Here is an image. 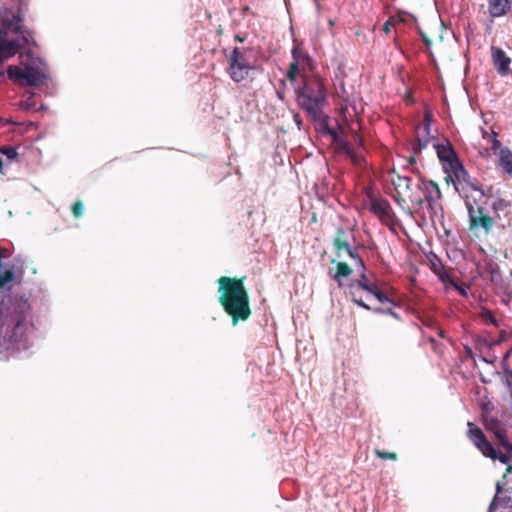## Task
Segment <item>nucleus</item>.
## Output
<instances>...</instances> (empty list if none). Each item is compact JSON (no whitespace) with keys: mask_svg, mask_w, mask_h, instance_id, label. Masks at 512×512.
<instances>
[{"mask_svg":"<svg viewBox=\"0 0 512 512\" xmlns=\"http://www.w3.org/2000/svg\"><path fill=\"white\" fill-rule=\"evenodd\" d=\"M360 270V278L357 280H352L347 284L348 294L351 297L353 303L357 306L365 309L371 310V307L363 301L362 291H366L369 293L372 289L377 285L375 282H371L366 275V266L364 268H358Z\"/></svg>","mask_w":512,"mask_h":512,"instance_id":"obj_6","label":"nucleus"},{"mask_svg":"<svg viewBox=\"0 0 512 512\" xmlns=\"http://www.w3.org/2000/svg\"><path fill=\"white\" fill-rule=\"evenodd\" d=\"M357 142H358V145H359V146H362V145H363V140H362V138L357 137Z\"/></svg>","mask_w":512,"mask_h":512,"instance_id":"obj_47","label":"nucleus"},{"mask_svg":"<svg viewBox=\"0 0 512 512\" xmlns=\"http://www.w3.org/2000/svg\"><path fill=\"white\" fill-rule=\"evenodd\" d=\"M370 311H373L375 314H386V315H390L396 319H399L398 314L392 308L385 309V308L376 307V308H371Z\"/></svg>","mask_w":512,"mask_h":512,"instance_id":"obj_34","label":"nucleus"},{"mask_svg":"<svg viewBox=\"0 0 512 512\" xmlns=\"http://www.w3.org/2000/svg\"><path fill=\"white\" fill-rule=\"evenodd\" d=\"M334 246L339 256L341 251H345L348 256L354 260L356 268H364V261L358 254L357 249L352 247L348 242L335 239Z\"/></svg>","mask_w":512,"mask_h":512,"instance_id":"obj_16","label":"nucleus"},{"mask_svg":"<svg viewBox=\"0 0 512 512\" xmlns=\"http://www.w3.org/2000/svg\"><path fill=\"white\" fill-rule=\"evenodd\" d=\"M390 26H391V23L389 21H387L384 25H383V31L388 34L390 32Z\"/></svg>","mask_w":512,"mask_h":512,"instance_id":"obj_42","label":"nucleus"},{"mask_svg":"<svg viewBox=\"0 0 512 512\" xmlns=\"http://www.w3.org/2000/svg\"><path fill=\"white\" fill-rule=\"evenodd\" d=\"M480 316L485 323L492 324L497 328L500 327V321L496 318V316L493 314L491 310L487 308H482Z\"/></svg>","mask_w":512,"mask_h":512,"instance_id":"obj_25","label":"nucleus"},{"mask_svg":"<svg viewBox=\"0 0 512 512\" xmlns=\"http://www.w3.org/2000/svg\"><path fill=\"white\" fill-rule=\"evenodd\" d=\"M445 285H450L452 286L456 291H458V293L461 295V296H464L466 297L468 295L467 293V288L466 287H463L461 285H459L454 279L453 277L451 276L450 277V281H446L444 283Z\"/></svg>","mask_w":512,"mask_h":512,"instance_id":"obj_33","label":"nucleus"},{"mask_svg":"<svg viewBox=\"0 0 512 512\" xmlns=\"http://www.w3.org/2000/svg\"><path fill=\"white\" fill-rule=\"evenodd\" d=\"M503 383L508 387L510 398L512 399V370L506 368L503 371Z\"/></svg>","mask_w":512,"mask_h":512,"instance_id":"obj_31","label":"nucleus"},{"mask_svg":"<svg viewBox=\"0 0 512 512\" xmlns=\"http://www.w3.org/2000/svg\"><path fill=\"white\" fill-rule=\"evenodd\" d=\"M430 262V270L438 277L441 283H445L446 281H450V273L446 270L440 258L436 255H433L432 258L429 259Z\"/></svg>","mask_w":512,"mask_h":512,"instance_id":"obj_19","label":"nucleus"},{"mask_svg":"<svg viewBox=\"0 0 512 512\" xmlns=\"http://www.w3.org/2000/svg\"><path fill=\"white\" fill-rule=\"evenodd\" d=\"M494 134V139L492 140V149L494 151L500 149L501 147V142L497 139V133L496 132H493Z\"/></svg>","mask_w":512,"mask_h":512,"instance_id":"obj_40","label":"nucleus"},{"mask_svg":"<svg viewBox=\"0 0 512 512\" xmlns=\"http://www.w3.org/2000/svg\"><path fill=\"white\" fill-rule=\"evenodd\" d=\"M438 336L441 337V338H445L446 337V334H445V331L443 329H438Z\"/></svg>","mask_w":512,"mask_h":512,"instance_id":"obj_43","label":"nucleus"},{"mask_svg":"<svg viewBox=\"0 0 512 512\" xmlns=\"http://www.w3.org/2000/svg\"><path fill=\"white\" fill-rule=\"evenodd\" d=\"M434 149L436 150V154L439 158L440 163H443L447 160H450L457 155L456 150L452 146L449 140H445V143H434L433 144Z\"/></svg>","mask_w":512,"mask_h":512,"instance_id":"obj_18","label":"nucleus"},{"mask_svg":"<svg viewBox=\"0 0 512 512\" xmlns=\"http://www.w3.org/2000/svg\"><path fill=\"white\" fill-rule=\"evenodd\" d=\"M490 429L499 440L500 445L506 451L505 453H502L496 449L495 457H493L492 460H498L500 463L507 464L512 457V442L507 438L506 431L499 427L498 420H491Z\"/></svg>","mask_w":512,"mask_h":512,"instance_id":"obj_10","label":"nucleus"},{"mask_svg":"<svg viewBox=\"0 0 512 512\" xmlns=\"http://www.w3.org/2000/svg\"><path fill=\"white\" fill-rule=\"evenodd\" d=\"M47 109H48V107L45 104H41L40 107L38 108L39 111H46Z\"/></svg>","mask_w":512,"mask_h":512,"instance_id":"obj_46","label":"nucleus"},{"mask_svg":"<svg viewBox=\"0 0 512 512\" xmlns=\"http://www.w3.org/2000/svg\"><path fill=\"white\" fill-rule=\"evenodd\" d=\"M36 328L31 305L23 297L0 298V345L9 352H26L34 346Z\"/></svg>","mask_w":512,"mask_h":512,"instance_id":"obj_2","label":"nucleus"},{"mask_svg":"<svg viewBox=\"0 0 512 512\" xmlns=\"http://www.w3.org/2000/svg\"><path fill=\"white\" fill-rule=\"evenodd\" d=\"M299 73V63L298 60L292 61L289 64V69L287 71V78L289 81L294 82Z\"/></svg>","mask_w":512,"mask_h":512,"instance_id":"obj_27","label":"nucleus"},{"mask_svg":"<svg viewBox=\"0 0 512 512\" xmlns=\"http://www.w3.org/2000/svg\"><path fill=\"white\" fill-rule=\"evenodd\" d=\"M295 95L299 107L314 122L316 129L322 134L330 136L333 142L339 143L344 150L349 152L348 143L329 125L330 116L326 113L329 102L327 90L322 80L319 78H305L295 88Z\"/></svg>","mask_w":512,"mask_h":512,"instance_id":"obj_3","label":"nucleus"},{"mask_svg":"<svg viewBox=\"0 0 512 512\" xmlns=\"http://www.w3.org/2000/svg\"><path fill=\"white\" fill-rule=\"evenodd\" d=\"M228 73L231 79L237 83L247 78L249 72L253 69L248 62L245 54L235 47L228 58Z\"/></svg>","mask_w":512,"mask_h":512,"instance_id":"obj_7","label":"nucleus"},{"mask_svg":"<svg viewBox=\"0 0 512 512\" xmlns=\"http://www.w3.org/2000/svg\"><path fill=\"white\" fill-rule=\"evenodd\" d=\"M393 183L396 188L405 187L407 190H412V179L409 176H397Z\"/></svg>","mask_w":512,"mask_h":512,"instance_id":"obj_26","label":"nucleus"},{"mask_svg":"<svg viewBox=\"0 0 512 512\" xmlns=\"http://www.w3.org/2000/svg\"><path fill=\"white\" fill-rule=\"evenodd\" d=\"M434 137L431 136V129L424 131L422 130V126L419 125L416 128V137L413 143L412 149L413 153L419 154L421 153L430 143L431 139Z\"/></svg>","mask_w":512,"mask_h":512,"instance_id":"obj_17","label":"nucleus"},{"mask_svg":"<svg viewBox=\"0 0 512 512\" xmlns=\"http://www.w3.org/2000/svg\"><path fill=\"white\" fill-rule=\"evenodd\" d=\"M452 185L459 196L465 200L470 227L472 229L481 228L486 233L490 232L494 221L489 215L486 205L493 198L492 187L485 189L476 178L469 175L466 169L465 174H460L458 179L453 180Z\"/></svg>","mask_w":512,"mask_h":512,"instance_id":"obj_4","label":"nucleus"},{"mask_svg":"<svg viewBox=\"0 0 512 512\" xmlns=\"http://www.w3.org/2000/svg\"><path fill=\"white\" fill-rule=\"evenodd\" d=\"M441 165L446 174L445 181L447 184H453V180L458 179L460 174H465V167L458 156L441 163Z\"/></svg>","mask_w":512,"mask_h":512,"instance_id":"obj_12","label":"nucleus"},{"mask_svg":"<svg viewBox=\"0 0 512 512\" xmlns=\"http://www.w3.org/2000/svg\"><path fill=\"white\" fill-rule=\"evenodd\" d=\"M235 39H236V40H238V41H240V42H243V41H244V39H243V38H241L239 35H236V36H235Z\"/></svg>","mask_w":512,"mask_h":512,"instance_id":"obj_48","label":"nucleus"},{"mask_svg":"<svg viewBox=\"0 0 512 512\" xmlns=\"http://www.w3.org/2000/svg\"><path fill=\"white\" fill-rule=\"evenodd\" d=\"M0 121L6 125L7 124H16V122L11 117H9V118L0 117Z\"/></svg>","mask_w":512,"mask_h":512,"instance_id":"obj_41","label":"nucleus"},{"mask_svg":"<svg viewBox=\"0 0 512 512\" xmlns=\"http://www.w3.org/2000/svg\"><path fill=\"white\" fill-rule=\"evenodd\" d=\"M415 155H416V154L414 153V155L410 156V158H409V160H408V162H409L410 164H414V163H416V156H415Z\"/></svg>","mask_w":512,"mask_h":512,"instance_id":"obj_45","label":"nucleus"},{"mask_svg":"<svg viewBox=\"0 0 512 512\" xmlns=\"http://www.w3.org/2000/svg\"><path fill=\"white\" fill-rule=\"evenodd\" d=\"M370 212L379 216L382 220L393 221L395 216L391 208V205L387 199H371Z\"/></svg>","mask_w":512,"mask_h":512,"instance_id":"obj_13","label":"nucleus"},{"mask_svg":"<svg viewBox=\"0 0 512 512\" xmlns=\"http://www.w3.org/2000/svg\"><path fill=\"white\" fill-rule=\"evenodd\" d=\"M352 272L351 267L345 262L337 263V272L334 274L333 279L337 282L338 287L347 289V284L343 282V278L350 276Z\"/></svg>","mask_w":512,"mask_h":512,"instance_id":"obj_22","label":"nucleus"},{"mask_svg":"<svg viewBox=\"0 0 512 512\" xmlns=\"http://www.w3.org/2000/svg\"><path fill=\"white\" fill-rule=\"evenodd\" d=\"M466 350H467V353H469V354L472 352L471 348L468 346L466 347Z\"/></svg>","mask_w":512,"mask_h":512,"instance_id":"obj_51","label":"nucleus"},{"mask_svg":"<svg viewBox=\"0 0 512 512\" xmlns=\"http://www.w3.org/2000/svg\"><path fill=\"white\" fill-rule=\"evenodd\" d=\"M501 490L502 487L498 482L496 485V494L489 505L488 512H493L499 505L505 508H512V497L507 495L500 497L499 493L501 492Z\"/></svg>","mask_w":512,"mask_h":512,"instance_id":"obj_21","label":"nucleus"},{"mask_svg":"<svg viewBox=\"0 0 512 512\" xmlns=\"http://www.w3.org/2000/svg\"><path fill=\"white\" fill-rule=\"evenodd\" d=\"M377 455L381 458V459H389V460H396L397 459V456L395 453H390V452H385V451H379L377 450Z\"/></svg>","mask_w":512,"mask_h":512,"instance_id":"obj_38","label":"nucleus"},{"mask_svg":"<svg viewBox=\"0 0 512 512\" xmlns=\"http://www.w3.org/2000/svg\"><path fill=\"white\" fill-rule=\"evenodd\" d=\"M394 200H395V202H396V203H397V204H398V205H399V206H400L404 211H406V212H407L408 214H410V215L412 214V212L410 211V209H408V210H406V209H405L404 204L406 203V201H405V199H404L400 194L395 195V196H394Z\"/></svg>","mask_w":512,"mask_h":512,"instance_id":"obj_39","label":"nucleus"},{"mask_svg":"<svg viewBox=\"0 0 512 512\" xmlns=\"http://www.w3.org/2000/svg\"><path fill=\"white\" fill-rule=\"evenodd\" d=\"M28 5L24 0H0V77L22 87H40L50 80L49 65L36 56L34 31L22 25Z\"/></svg>","mask_w":512,"mask_h":512,"instance_id":"obj_1","label":"nucleus"},{"mask_svg":"<svg viewBox=\"0 0 512 512\" xmlns=\"http://www.w3.org/2000/svg\"><path fill=\"white\" fill-rule=\"evenodd\" d=\"M507 472H508V473H512V466H508V468H507Z\"/></svg>","mask_w":512,"mask_h":512,"instance_id":"obj_50","label":"nucleus"},{"mask_svg":"<svg viewBox=\"0 0 512 512\" xmlns=\"http://www.w3.org/2000/svg\"><path fill=\"white\" fill-rule=\"evenodd\" d=\"M500 166L503 170L512 175V152L509 148H501L500 149Z\"/></svg>","mask_w":512,"mask_h":512,"instance_id":"obj_23","label":"nucleus"},{"mask_svg":"<svg viewBox=\"0 0 512 512\" xmlns=\"http://www.w3.org/2000/svg\"><path fill=\"white\" fill-rule=\"evenodd\" d=\"M432 114L429 111H425L423 123L421 124L422 130L427 131L431 129Z\"/></svg>","mask_w":512,"mask_h":512,"instance_id":"obj_35","label":"nucleus"},{"mask_svg":"<svg viewBox=\"0 0 512 512\" xmlns=\"http://www.w3.org/2000/svg\"><path fill=\"white\" fill-rule=\"evenodd\" d=\"M35 95H36L35 92H31L29 94V97L26 100L21 101L20 105H19L20 109H22L24 111H29V110L33 109L35 104H36L35 101H34V96Z\"/></svg>","mask_w":512,"mask_h":512,"instance_id":"obj_28","label":"nucleus"},{"mask_svg":"<svg viewBox=\"0 0 512 512\" xmlns=\"http://www.w3.org/2000/svg\"><path fill=\"white\" fill-rule=\"evenodd\" d=\"M510 206L511 204L509 201L500 197H495L493 195L492 200H489L486 208L489 212V215L494 219L500 218L501 214H508Z\"/></svg>","mask_w":512,"mask_h":512,"instance_id":"obj_14","label":"nucleus"},{"mask_svg":"<svg viewBox=\"0 0 512 512\" xmlns=\"http://www.w3.org/2000/svg\"><path fill=\"white\" fill-rule=\"evenodd\" d=\"M509 8V0H488V12L493 18L505 15Z\"/></svg>","mask_w":512,"mask_h":512,"instance_id":"obj_20","label":"nucleus"},{"mask_svg":"<svg viewBox=\"0 0 512 512\" xmlns=\"http://www.w3.org/2000/svg\"><path fill=\"white\" fill-rule=\"evenodd\" d=\"M291 54H292V58L293 60L292 61H296L298 60V63L300 62V59L303 58V57H307L308 55L303 51V49L301 48L300 44H294L293 48H292V51H291Z\"/></svg>","mask_w":512,"mask_h":512,"instance_id":"obj_32","label":"nucleus"},{"mask_svg":"<svg viewBox=\"0 0 512 512\" xmlns=\"http://www.w3.org/2000/svg\"><path fill=\"white\" fill-rule=\"evenodd\" d=\"M491 138H492V140L494 139V134H493V132L491 133Z\"/></svg>","mask_w":512,"mask_h":512,"instance_id":"obj_53","label":"nucleus"},{"mask_svg":"<svg viewBox=\"0 0 512 512\" xmlns=\"http://www.w3.org/2000/svg\"><path fill=\"white\" fill-rule=\"evenodd\" d=\"M72 213L73 215L76 217V218H79L83 215L84 213V205L81 201H78L76 202L73 206H72Z\"/></svg>","mask_w":512,"mask_h":512,"instance_id":"obj_36","label":"nucleus"},{"mask_svg":"<svg viewBox=\"0 0 512 512\" xmlns=\"http://www.w3.org/2000/svg\"><path fill=\"white\" fill-rule=\"evenodd\" d=\"M1 155H5L11 162L17 158L18 153L14 147L4 146L0 149V156Z\"/></svg>","mask_w":512,"mask_h":512,"instance_id":"obj_30","label":"nucleus"},{"mask_svg":"<svg viewBox=\"0 0 512 512\" xmlns=\"http://www.w3.org/2000/svg\"><path fill=\"white\" fill-rule=\"evenodd\" d=\"M295 121H296L297 125H300V120L298 119V115L295 116Z\"/></svg>","mask_w":512,"mask_h":512,"instance_id":"obj_49","label":"nucleus"},{"mask_svg":"<svg viewBox=\"0 0 512 512\" xmlns=\"http://www.w3.org/2000/svg\"><path fill=\"white\" fill-rule=\"evenodd\" d=\"M491 56L497 73L501 76H507L510 72L511 58L505 51L499 47H491Z\"/></svg>","mask_w":512,"mask_h":512,"instance_id":"obj_11","label":"nucleus"},{"mask_svg":"<svg viewBox=\"0 0 512 512\" xmlns=\"http://www.w3.org/2000/svg\"><path fill=\"white\" fill-rule=\"evenodd\" d=\"M368 295L374 296L380 303H390L393 306H396V302L391 299L385 292H383L378 285L375 286L372 291L368 293Z\"/></svg>","mask_w":512,"mask_h":512,"instance_id":"obj_24","label":"nucleus"},{"mask_svg":"<svg viewBox=\"0 0 512 512\" xmlns=\"http://www.w3.org/2000/svg\"><path fill=\"white\" fill-rule=\"evenodd\" d=\"M5 252V249L0 248V288H4L15 280L14 265L2 262Z\"/></svg>","mask_w":512,"mask_h":512,"instance_id":"obj_15","label":"nucleus"},{"mask_svg":"<svg viewBox=\"0 0 512 512\" xmlns=\"http://www.w3.org/2000/svg\"><path fill=\"white\" fill-rule=\"evenodd\" d=\"M415 188L421 190L424 195V202L433 213H436L438 208H441L438 201L441 198V191L439 186L434 181L419 180L415 184Z\"/></svg>","mask_w":512,"mask_h":512,"instance_id":"obj_9","label":"nucleus"},{"mask_svg":"<svg viewBox=\"0 0 512 512\" xmlns=\"http://www.w3.org/2000/svg\"><path fill=\"white\" fill-rule=\"evenodd\" d=\"M468 438L485 457L490 459L495 457L494 445L488 441L483 431L471 422H468Z\"/></svg>","mask_w":512,"mask_h":512,"instance_id":"obj_8","label":"nucleus"},{"mask_svg":"<svg viewBox=\"0 0 512 512\" xmlns=\"http://www.w3.org/2000/svg\"><path fill=\"white\" fill-rule=\"evenodd\" d=\"M483 361L487 362V363H490V361H488L486 358H483Z\"/></svg>","mask_w":512,"mask_h":512,"instance_id":"obj_52","label":"nucleus"},{"mask_svg":"<svg viewBox=\"0 0 512 512\" xmlns=\"http://www.w3.org/2000/svg\"><path fill=\"white\" fill-rule=\"evenodd\" d=\"M218 300L232 317L233 325L249 318V297L241 280L222 276L218 279Z\"/></svg>","mask_w":512,"mask_h":512,"instance_id":"obj_5","label":"nucleus"},{"mask_svg":"<svg viewBox=\"0 0 512 512\" xmlns=\"http://www.w3.org/2000/svg\"><path fill=\"white\" fill-rule=\"evenodd\" d=\"M508 336L509 334L505 330H501L499 337L497 339L491 340L489 346L499 345L500 343L504 342L508 338Z\"/></svg>","mask_w":512,"mask_h":512,"instance_id":"obj_37","label":"nucleus"},{"mask_svg":"<svg viewBox=\"0 0 512 512\" xmlns=\"http://www.w3.org/2000/svg\"><path fill=\"white\" fill-rule=\"evenodd\" d=\"M420 190H418L416 188V191L415 192H412L410 195H409V199L411 201V203L413 204L414 207L416 208H421L424 204V198L420 195L419 193Z\"/></svg>","mask_w":512,"mask_h":512,"instance_id":"obj_29","label":"nucleus"},{"mask_svg":"<svg viewBox=\"0 0 512 512\" xmlns=\"http://www.w3.org/2000/svg\"><path fill=\"white\" fill-rule=\"evenodd\" d=\"M422 39L427 45L431 44L430 39L426 35L422 34Z\"/></svg>","mask_w":512,"mask_h":512,"instance_id":"obj_44","label":"nucleus"}]
</instances>
